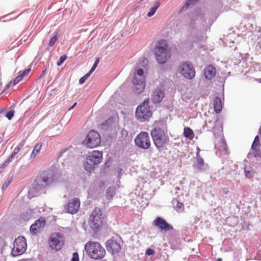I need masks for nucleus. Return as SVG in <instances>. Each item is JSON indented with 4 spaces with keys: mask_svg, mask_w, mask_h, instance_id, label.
<instances>
[{
    "mask_svg": "<svg viewBox=\"0 0 261 261\" xmlns=\"http://www.w3.org/2000/svg\"><path fill=\"white\" fill-rule=\"evenodd\" d=\"M155 57L158 63L160 64L166 63L170 59V49L166 40L161 39L156 42Z\"/></svg>",
    "mask_w": 261,
    "mask_h": 261,
    "instance_id": "obj_1",
    "label": "nucleus"
},
{
    "mask_svg": "<svg viewBox=\"0 0 261 261\" xmlns=\"http://www.w3.org/2000/svg\"><path fill=\"white\" fill-rule=\"evenodd\" d=\"M90 227L95 231H99L106 224V218L99 207H95L89 217Z\"/></svg>",
    "mask_w": 261,
    "mask_h": 261,
    "instance_id": "obj_2",
    "label": "nucleus"
},
{
    "mask_svg": "<svg viewBox=\"0 0 261 261\" xmlns=\"http://www.w3.org/2000/svg\"><path fill=\"white\" fill-rule=\"evenodd\" d=\"M84 248L87 255L94 259L103 258L106 253L105 249L96 242L89 241L85 244Z\"/></svg>",
    "mask_w": 261,
    "mask_h": 261,
    "instance_id": "obj_3",
    "label": "nucleus"
},
{
    "mask_svg": "<svg viewBox=\"0 0 261 261\" xmlns=\"http://www.w3.org/2000/svg\"><path fill=\"white\" fill-rule=\"evenodd\" d=\"M153 143L158 149L163 148L169 141V137L160 128H154L151 132Z\"/></svg>",
    "mask_w": 261,
    "mask_h": 261,
    "instance_id": "obj_4",
    "label": "nucleus"
},
{
    "mask_svg": "<svg viewBox=\"0 0 261 261\" xmlns=\"http://www.w3.org/2000/svg\"><path fill=\"white\" fill-rule=\"evenodd\" d=\"M86 163L84 167L86 170L91 172L94 170V165L99 164L102 160V152L98 150H93L87 157Z\"/></svg>",
    "mask_w": 261,
    "mask_h": 261,
    "instance_id": "obj_5",
    "label": "nucleus"
},
{
    "mask_svg": "<svg viewBox=\"0 0 261 261\" xmlns=\"http://www.w3.org/2000/svg\"><path fill=\"white\" fill-rule=\"evenodd\" d=\"M135 114L136 118L141 122L148 120L152 116L148 100H145L137 108Z\"/></svg>",
    "mask_w": 261,
    "mask_h": 261,
    "instance_id": "obj_6",
    "label": "nucleus"
},
{
    "mask_svg": "<svg viewBox=\"0 0 261 261\" xmlns=\"http://www.w3.org/2000/svg\"><path fill=\"white\" fill-rule=\"evenodd\" d=\"M133 83L135 87L134 92L137 94L141 93L145 87V76L143 69L137 68L135 73Z\"/></svg>",
    "mask_w": 261,
    "mask_h": 261,
    "instance_id": "obj_7",
    "label": "nucleus"
},
{
    "mask_svg": "<svg viewBox=\"0 0 261 261\" xmlns=\"http://www.w3.org/2000/svg\"><path fill=\"white\" fill-rule=\"evenodd\" d=\"M64 238L60 233H52L48 240L49 247L53 250L59 251L64 245Z\"/></svg>",
    "mask_w": 261,
    "mask_h": 261,
    "instance_id": "obj_8",
    "label": "nucleus"
},
{
    "mask_svg": "<svg viewBox=\"0 0 261 261\" xmlns=\"http://www.w3.org/2000/svg\"><path fill=\"white\" fill-rule=\"evenodd\" d=\"M26 239L24 237L19 236L16 239L13 243V247L11 254L13 256H17L22 254L27 249Z\"/></svg>",
    "mask_w": 261,
    "mask_h": 261,
    "instance_id": "obj_9",
    "label": "nucleus"
},
{
    "mask_svg": "<svg viewBox=\"0 0 261 261\" xmlns=\"http://www.w3.org/2000/svg\"><path fill=\"white\" fill-rule=\"evenodd\" d=\"M136 145L140 148L147 149L151 145L148 134L145 132H140L135 139Z\"/></svg>",
    "mask_w": 261,
    "mask_h": 261,
    "instance_id": "obj_10",
    "label": "nucleus"
},
{
    "mask_svg": "<svg viewBox=\"0 0 261 261\" xmlns=\"http://www.w3.org/2000/svg\"><path fill=\"white\" fill-rule=\"evenodd\" d=\"M100 142L99 134L95 130H91L88 133L85 140L83 141V144L87 147L92 148L98 146Z\"/></svg>",
    "mask_w": 261,
    "mask_h": 261,
    "instance_id": "obj_11",
    "label": "nucleus"
},
{
    "mask_svg": "<svg viewBox=\"0 0 261 261\" xmlns=\"http://www.w3.org/2000/svg\"><path fill=\"white\" fill-rule=\"evenodd\" d=\"M121 239L119 236L112 237L106 242V248L108 251L113 254L119 253L121 249Z\"/></svg>",
    "mask_w": 261,
    "mask_h": 261,
    "instance_id": "obj_12",
    "label": "nucleus"
},
{
    "mask_svg": "<svg viewBox=\"0 0 261 261\" xmlns=\"http://www.w3.org/2000/svg\"><path fill=\"white\" fill-rule=\"evenodd\" d=\"M180 73L186 79L191 80L195 76L194 67L186 62L182 63L179 67Z\"/></svg>",
    "mask_w": 261,
    "mask_h": 261,
    "instance_id": "obj_13",
    "label": "nucleus"
},
{
    "mask_svg": "<svg viewBox=\"0 0 261 261\" xmlns=\"http://www.w3.org/2000/svg\"><path fill=\"white\" fill-rule=\"evenodd\" d=\"M80 204V199L77 198H74L68 201L64 206V208L66 213L75 214L79 211Z\"/></svg>",
    "mask_w": 261,
    "mask_h": 261,
    "instance_id": "obj_14",
    "label": "nucleus"
},
{
    "mask_svg": "<svg viewBox=\"0 0 261 261\" xmlns=\"http://www.w3.org/2000/svg\"><path fill=\"white\" fill-rule=\"evenodd\" d=\"M153 224L162 231H167L173 229L171 225L168 224L164 219L161 217H157L153 221Z\"/></svg>",
    "mask_w": 261,
    "mask_h": 261,
    "instance_id": "obj_15",
    "label": "nucleus"
},
{
    "mask_svg": "<svg viewBox=\"0 0 261 261\" xmlns=\"http://www.w3.org/2000/svg\"><path fill=\"white\" fill-rule=\"evenodd\" d=\"M46 224V220L43 218H40L35 221V222L30 227V232L32 234L36 235L45 227Z\"/></svg>",
    "mask_w": 261,
    "mask_h": 261,
    "instance_id": "obj_16",
    "label": "nucleus"
},
{
    "mask_svg": "<svg viewBox=\"0 0 261 261\" xmlns=\"http://www.w3.org/2000/svg\"><path fill=\"white\" fill-rule=\"evenodd\" d=\"M164 97V92L160 89H157L153 91L151 96V99L154 103L161 102Z\"/></svg>",
    "mask_w": 261,
    "mask_h": 261,
    "instance_id": "obj_17",
    "label": "nucleus"
},
{
    "mask_svg": "<svg viewBox=\"0 0 261 261\" xmlns=\"http://www.w3.org/2000/svg\"><path fill=\"white\" fill-rule=\"evenodd\" d=\"M216 70L212 65H208L204 69V76L206 79L211 80L216 75Z\"/></svg>",
    "mask_w": 261,
    "mask_h": 261,
    "instance_id": "obj_18",
    "label": "nucleus"
},
{
    "mask_svg": "<svg viewBox=\"0 0 261 261\" xmlns=\"http://www.w3.org/2000/svg\"><path fill=\"white\" fill-rule=\"evenodd\" d=\"M20 149L21 148H19L18 146L14 148V151L11 155L4 163L3 165V168H5L9 165V164L12 161L14 156L19 152Z\"/></svg>",
    "mask_w": 261,
    "mask_h": 261,
    "instance_id": "obj_19",
    "label": "nucleus"
},
{
    "mask_svg": "<svg viewBox=\"0 0 261 261\" xmlns=\"http://www.w3.org/2000/svg\"><path fill=\"white\" fill-rule=\"evenodd\" d=\"M38 185H41L43 187L46 186L51 180L46 176L38 177L36 179Z\"/></svg>",
    "mask_w": 261,
    "mask_h": 261,
    "instance_id": "obj_20",
    "label": "nucleus"
},
{
    "mask_svg": "<svg viewBox=\"0 0 261 261\" xmlns=\"http://www.w3.org/2000/svg\"><path fill=\"white\" fill-rule=\"evenodd\" d=\"M214 108L216 113H219L222 109L221 100L218 97H215L213 102Z\"/></svg>",
    "mask_w": 261,
    "mask_h": 261,
    "instance_id": "obj_21",
    "label": "nucleus"
},
{
    "mask_svg": "<svg viewBox=\"0 0 261 261\" xmlns=\"http://www.w3.org/2000/svg\"><path fill=\"white\" fill-rule=\"evenodd\" d=\"M172 203L175 210L177 212H182L184 210V205L182 203L179 202L176 199H174L172 201Z\"/></svg>",
    "mask_w": 261,
    "mask_h": 261,
    "instance_id": "obj_22",
    "label": "nucleus"
},
{
    "mask_svg": "<svg viewBox=\"0 0 261 261\" xmlns=\"http://www.w3.org/2000/svg\"><path fill=\"white\" fill-rule=\"evenodd\" d=\"M184 135L186 138H188L190 140L193 139L194 137L193 131L189 127H185L184 128Z\"/></svg>",
    "mask_w": 261,
    "mask_h": 261,
    "instance_id": "obj_23",
    "label": "nucleus"
},
{
    "mask_svg": "<svg viewBox=\"0 0 261 261\" xmlns=\"http://www.w3.org/2000/svg\"><path fill=\"white\" fill-rule=\"evenodd\" d=\"M42 146V144L41 143H38L35 145L30 156L31 159H35L36 158V155L39 153Z\"/></svg>",
    "mask_w": 261,
    "mask_h": 261,
    "instance_id": "obj_24",
    "label": "nucleus"
},
{
    "mask_svg": "<svg viewBox=\"0 0 261 261\" xmlns=\"http://www.w3.org/2000/svg\"><path fill=\"white\" fill-rule=\"evenodd\" d=\"M115 188L110 187L107 190L106 197L108 199H111L115 195Z\"/></svg>",
    "mask_w": 261,
    "mask_h": 261,
    "instance_id": "obj_25",
    "label": "nucleus"
},
{
    "mask_svg": "<svg viewBox=\"0 0 261 261\" xmlns=\"http://www.w3.org/2000/svg\"><path fill=\"white\" fill-rule=\"evenodd\" d=\"M160 6L159 2H156L155 4V6L150 9V11L147 14L148 17H151L154 15L156 10Z\"/></svg>",
    "mask_w": 261,
    "mask_h": 261,
    "instance_id": "obj_26",
    "label": "nucleus"
},
{
    "mask_svg": "<svg viewBox=\"0 0 261 261\" xmlns=\"http://www.w3.org/2000/svg\"><path fill=\"white\" fill-rule=\"evenodd\" d=\"M260 146L259 138L258 136L255 137L254 140L252 144V149H256Z\"/></svg>",
    "mask_w": 261,
    "mask_h": 261,
    "instance_id": "obj_27",
    "label": "nucleus"
},
{
    "mask_svg": "<svg viewBox=\"0 0 261 261\" xmlns=\"http://www.w3.org/2000/svg\"><path fill=\"white\" fill-rule=\"evenodd\" d=\"M23 79V76L21 75H18L15 79L12 80L10 82V84H13V85H15L18 84L19 82H20Z\"/></svg>",
    "mask_w": 261,
    "mask_h": 261,
    "instance_id": "obj_28",
    "label": "nucleus"
},
{
    "mask_svg": "<svg viewBox=\"0 0 261 261\" xmlns=\"http://www.w3.org/2000/svg\"><path fill=\"white\" fill-rule=\"evenodd\" d=\"M92 73H90L89 71L84 76H83V77H82L80 80H79V83L80 84H84L85 81H86V80L90 76V75Z\"/></svg>",
    "mask_w": 261,
    "mask_h": 261,
    "instance_id": "obj_29",
    "label": "nucleus"
},
{
    "mask_svg": "<svg viewBox=\"0 0 261 261\" xmlns=\"http://www.w3.org/2000/svg\"><path fill=\"white\" fill-rule=\"evenodd\" d=\"M204 165V161H203V160L199 157L197 158V168L201 170V168Z\"/></svg>",
    "mask_w": 261,
    "mask_h": 261,
    "instance_id": "obj_30",
    "label": "nucleus"
},
{
    "mask_svg": "<svg viewBox=\"0 0 261 261\" xmlns=\"http://www.w3.org/2000/svg\"><path fill=\"white\" fill-rule=\"evenodd\" d=\"M195 2V0H188L183 6L182 9L184 10L187 9L190 5H193Z\"/></svg>",
    "mask_w": 261,
    "mask_h": 261,
    "instance_id": "obj_31",
    "label": "nucleus"
},
{
    "mask_svg": "<svg viewBox=\"0 0 261 261\" xmlns=\"http://www.w3.org/2000/svg\"><path fill=\"white\" fill-rule=\"evenodd\" d=\"M99 62V58H97L96 59V60L95 61V62L93 65V66L92 67L91 70L89 71V72L90 73H92L95 70V69L96 68L98 63Z\"/></svg>",
    "mask_w": 261,
    "mask_h": 261,
    "instance_id": "obj_32",
    "label": "nucleus"
},
{
    "mask_svg": "<svg viewBox=\"0 0 261 261\" xmlns=\"http://www.w3.org/2000/svg\"><path fill=\"white\" fill-rule=\"evenodd\" d=\"M57 41V35H55L50 39L49 42V45L50 46H53L55 44V43Z\"/></svg>",
    "mask_w": 261,
    "mask_h": 261,
    "instance_id": "obj_33",
    "label": "nucleus"
},
{
    "mask_svg": "<svg viewBox=\"0 0 261 261\" xmlns=\"http://www.w3.org/2000/svg\"><path fill=\"white\" fill-rule=\"evenodd\" d=\"M14 114V111H10L7 113L6 115V117L8 118V120H11L13 117Z\"/></svg>",
    "mask_w": 261,
    "mask_h": 261,
    "instance_id": "obj_34",
    "label": "nucleus"
},
{
    "mask_svg": "<svg viewBox=\"0 0 261 261\" xmlns=\"http://www.w3.org/2000/svg\"><path fill=\"white\" fill-rule=\"evenodd\" d=\"M66 56L63 55L60 57L59 61L57 62L58 66H61L64 61L66 59Z\"/></svg>",
    "mask_w": 261,
    "mask_h": 261,
    "instance_id": "obj_35",
    "label": "nucleus"
},
{
    "mask_svg": "<svg viewBox=\"0 0 261 261\" xmlns=\"http://www.w3.org/2000/svg\"><path fill=\"white\" fill-rule=\"evenodd\" d=\"M71 261H79L77 253L74 252L73 253Z\"/></svg>",
    "mask_w": 261,
    "mask_h": 261,
    "instance_id": "obj_36",
    "label": "nucleus"
},
{
    "mask_svg": "<svg viewBox=\"0 0 261 261\" xmlns=\"http://www.w3.org/2000/svg\"><path fill=\"white\" fill-rule=\"evenodd\" d=\"M253 150V153L255 157H260L261 153L259 150L257 148L256 149H252Z\"/></svg>",
    "mask_w": 261,
    "mask_h": 261,
    "instance_id": "obj_37",
    "label": "nucleus"
},
{
    "mask_svg": "<svg viewBox=\"0 0 261 261\" xmlns=\"http://www.w3.org/2000/svg\"><path fill=\"white\" fill-rule=\"evenodd\" d=\"M145 253L147 255H152L154 254V251L152 249L148 248L146 250Z\"/></svg>",
    "mask_w": 261,
    "mask_h": 261,
    "instance_id": "obj_38",
    "label": "nucleus"
},
{
    "mask_svg": "<svg viewBox=\"0 0 261 261\" xmlns=\"http://www.w3.org/2000/svg\"><path fill=\"white\" fill-rule=\"evenodd\" d=\"M11 180H9L8 181H6L4 184L2 186V190H4L5 189H6V188L8 187V186L10 185V182H11Z\"/></svg>",
    "mask_w": 261,
    "mask_h": 261,
    "instance_id": "obj_39",
    "label": "nucleus"
},
{
    "mask_svg": "<svg viewBox=\"0 0 261 261\" xmlns=\"http://www.w3.org/2000/svg\"><path fill=\"white\" fill-rule=\"evenodd\" d=\"M30 71H31L30 69L25 70L24 71H23L22 74H21L20 75L23 76V77L25 75H28L29 74V73L30 72Z\"/></svg>",
    "mask_w": 261,
    "mask_h": 261,
    "instance_id": "obj_40",
    "label": "nucleus"
},
{
    "mask_svg": "<svg viewBox=\"0 0 261 261\" xmlns=\"http://www.w3.org/2000/svg\"><path fill=\"white\" fill-rule=\"evenodd\" d=\"M24 144H25V140H23L20 142V143L19 144L18 146L21 149L23 147V146H24Z\"/></svg>",
    "mask_w": 261,
    "mask_h": 261,
    "instance_id": "obj_41",
    "label": "nucleus"
},
{
    "mask_svg": "<svg viewBox=\"0 0 261 261\" xmlns=\"http://www.w3.org/2000/svg\"><path fill=\"white\" fill-rule=\"evenodd\" d=\"M77 105V102H75L69 109V111H70L72 109H73Z\"/></svg>",
    "mask_w": 261,
    "mask_h": 261,
    "instance_id": "obj_42",
    "label": "nucleus"
},
{
    "mask_svg": "<svg viewBox=\"0 0 261 261\" xmlns=\"http://www.w3.org/2000/svg\"><path fill=\"white\" fill-rule=\"evenodd\" d=\"M216 261H222V258H218Z\"/></svg>",
    "mask_w": 261,
    "mask_h": 261,
    "instance_id": "obj_43",
    "label": "nucleus"
},
{
    "mask_svg": "<svg viewBox=\"0 0 261 261\" xmlns=\"http://www.w3.org/2000/svg\"><path fill=\"white\" fill-rule=\"evenodd\" d=\"M18 261H28L27 259H20Z\"/></svg>",
    "mask_w": 261,
    "mask_h": 261,
    "instance_id": "obj_44",
    "label": "nucleus"
},
{
    "mask_svg": "<svg viewBox=\"0 0 261 261\" xmlns=\"http://www.w3.org/2000/svg\"><path fill=\"white\" fill-rule=\"evenodd\" d=\"M144 62H146L147 63L148 62V60L146 59H145L143 61Z\"/></svg>",
    "mask_w": 261,
    "mask_h": 261,
    "instance_id": "obj_45",
    "label": "nucleus"
},
{
    "mask_svg": "<svg viewBox=\"0 0 261 261\" xmlns=\"http://www.w3.org/2000/svg\"><path fill=\"white\" fill-rule=\"evenodd\" d=\"M204 126H205V127H207L206 123H205V125Z\"/></svg>",
    "mask_w": 261,
    "mask_h": 261,
    "instance_id": "obj_46",
    "label": "nucleus"
},
{
    "mask_svg": "<svg viewBox=\"0 0 261 261\" xmlns=\"http://www.w3.org/2000/svg\"><path fill=\"white\" fill-rule=\"evenodd\" d=\"M1 112H2V111H1V110L0 109V113H1Z\"/></svg>",
    "mask_w": 261,
    "mask_h": 261,
    "instance_id": "obj_47",
    "label": "nucleus"
}]
</instances>
